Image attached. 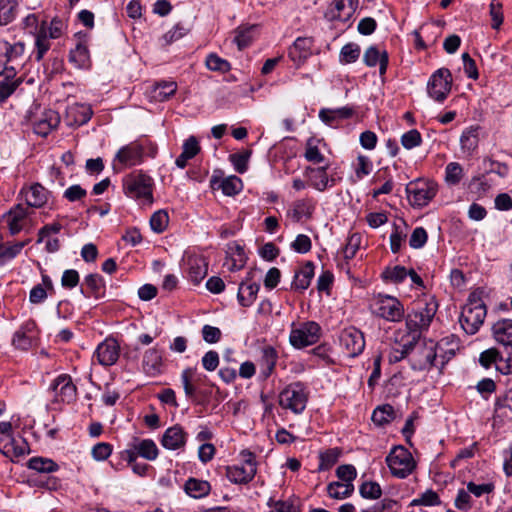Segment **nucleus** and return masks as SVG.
<instances>
[{
  "label": "nucleus",
  "instance_id": "1a4fd4ad",
  "mask_svg": "<svg viewBox=\"0 0 512 512\" xmlns=\"http://www.w3.org/2000/svg\"><path fill=\"white\" fill-rule=\"evenodd\" d=\"M406 192L413 206L424 207L436 196L437 184L432 181H416L407 185Z\"/></svg>",
  "mask_w": 512,
  "mask_h": 512
},
{
  "label": "nucleus",
  "instance_id": "052dcab7",
  "mask_svg": "<svg viewBox=\"0 0 512 512\" xmlns=\"http://www.w3.org/2000/svg\"><path fill=\"white\" fill-rule=\"evenodd\" d=\"M361 245V235L353 233L347 239V243L343 249L344 257L346 259H352Z\"/></svg>",
  "mask_w": 512,
  "mask_h": 512
},
{
  "label": "nucleus",
  "instance_id": "2eb2a0df",
  "mask_svg": "<svg viewBox=\"0 0 512 512\" xmlns=\"http://www.w3.org/2000/svg\"><path fill=\"white\" fill-rule=\"evenodd\" d=\"M119 353L120 346L117 340L114 338H106L97 346L93 357H95L101 365L111 366L118 360Z\"/></svg>",
  "mask_w": 512,
  "mask_h": 512
},
{
  "label": "nucleus",
  "instance_id": "f8f14e48",
  "mask_svg": "<svg viewBox=\"0 0 512 512\" xmlns=\"http://www.w3.org/2000/svg\"><path fill=\"white\" fill-rule=\"evenodd\" d=\"M307 400V393L302 388L296 389L293 386H286L279 394V405L295 414L305 410Z\"/></svg>",
  "mask_w": 512,
  "mask_h": 512
},
{
  "label": "nucleus",
  "instance_id": "412c9836",
  "mask_svg": "<svg viewBox=\"0 0 512 512\" xmlns=\"http://www.w3.org/2000/svg\"><path fill=\"white\" fill-rule=\"evenodd\" d=\"M143 159V148L137 143H131L119 149L115 160L124 166H135L140 164Z\"/></svg>",
  "mask_w": 512,
  "mask_h": 512
},
{
  "label": "nucleus",
  "instance_id": "6ab92c4d",
  "mask_svg": "<svg viewBox=\"0 0 512 512\" xmlns=\"http://www.w3.org/2000/svg\"><path fill=\"white\" fill-rule=\"evenodd\" d=\"M278 354L274 347L268 345L261 349V356L257 361L259 375L262 381H266L271 375L277 362Z\"/></svg>",
  "mask_w": 512,
  "mask_h": 512
},
{
  "label": "nucleus",
  "instance_id": "4be33fe9",
  "mask_svg": "<svg viewBox=\"0 0 512 512\" xmlns=\"http://www.w3.org/2000/svg\"><path fill=\"white\" fill-rule=\"evenodd\" d=\"M312 45V38L298 37L289 48V58L297 65L302 64L311 55Z\"/></svg>",
  "mask_w": 512,
  "mask_h": 512
},
{
  "label": "nucleus",
  "instance_id": "dca6fc26",
  "mask_svg": "<svg viewBox=\"0 0 512 512\" xmlns=\"http://www.w3.org/2000/svg\"><path fill=\"white\" fill-rule=\"evenodd\" d=\"M402 329L394 333L395 346L391 348L388 354L390 363H397L404 359L416 346V343H407L410 340L403 336Z\"/></svg>",
  "mask_w": 512,
  "mask_h": 512
},
{
  "label": "nucleus",
  "instance_id": "0eeeda50",
  "mask_svg": "<svg viewBox=\"0 0 512 512\" xmlns=\"http://www.w3.org/2000/svg\"><path fill=\"white\" fill-rule=\"evenodd\" d=\"M386 463L393 476L406 478L416 467L412 454L403 446H395L387 455Z\"/></svg>",
  "mask_w": 512,
  "mask_h": 512
},
{
  "label": "nucleus",
  "instance_id": "c756f323",
  "mask_svg": "<svg viewBox=\"0 0 512 512\" xmlns=\"http://www.w3.org/2000/svg\"><path fill=\"white\" fill-rule=\"evenodd\" d=\"M21 194L25 195V201L29 207L40 208L47 202V191L39 183L33 184L27 191L23 188Z\"/></svg>",
  "mask_w": 512,
  "mask_h": 512
},
{
  "label": "nucleus",
  "instance_id": "c9c22d12",
  "mask_svg": "<svg viewBox=\"0 0 512 512\" xmlns=\"http://www.w3.org/2000/svg\"><path fill=\"white\" fill-rule=\"evenodd\" d=\"M479 127H471L465 130L460 138L461 149L464 153L472 155L479 143Z\"/></svg>",
  "mask_w": 512,
  "mask_h": 512
},
{
  "label": "nucleus",
  "instance_id": "f704fd0d",
  "mask_svg": "<svg viewBox=\"0 0 512 512\" xmlns=\"http://www.w3.org/2000/svg\"><path fill=\"white\" fill-rule=\"evenodd\" d=\"M185 492L193 498H202L209 494L210 483L196 478H189L184 485Z\"/></svg>",
  "mask_w": 512,
  "mask_h": 512
},
{
  "label": "nucleus",
  "instance_id": "09e8293b",
  "mask_svg": "<svg viewBox=\"0 0 512 512\" xmlns=\"http://www.w3.org/2000/svg\"><path fill=\"white\" fill-rule=\"evenodd\" d=\"M341 450L339 448H330L319 455L320 463L318 470L325 471L330 469L339 459Z\"/></svg>",
  "mask_w": 512,
  "mask_h": 512
},
{
  "label": "nucleus",
  "instance_id": "603ef678",
  "mask_svg": "<svg viewBox=\"0 0 512 512\" xmlns=\"http://www.w3.org/2000/svg\"><path fill=\"white\" fill-rule=\"evenodd\" d=\"M16 14V4L10 0H0V25L12 22Z\"/></svg>",
  "mask_w": 512,
  "mask_h": 512
},
{
  "label": "nucleus",
  "instance_id": "13d9d810",
  "mask_svg": "<svg viewBox=\"0 0 512 512\" xmlns=\"http://www.w3.org/2000/svg\"><path fill=\"white\" fill-rule=\"evenodd\" d=\"M440 503L441 501L438 494L432 489H429L422 493L419 498L414 499L411 505L437 506L440 505Z\"/></svg>",
  "mask_w": 512,
  "mask_h": 512
},
{
  "label": "nucleus",
  "instance_id": "7c9ffc66",
  "mask_svg": "<svg viewBox=\"0 0 512 512\" xmlns=\"http://www.w3.org/2000/svg\"><path fill=\"white\" fill-rule=\"evenodd\" d=\"M327 167L308 168L307 174L310 185L318 191H324L329 186H333L335 180L329 179L326 173Z\"/></svg>",
  "mask_w": 512,
  "mask_h": 512
},
{
  "label": "nucleus",
  "instance_id": "423d86ee",
  "mask_svg": "<svg viewBox=\"0 0 512 512\" xmlns=\"http://www.w3.org/2000/svg\"><path fill=\"white\" fill-rule=\"evenodd\" d=\"M492 335L498 344L503 345L506 354V364L502 366L503 361L500 362L499 367L503 374L512 372V319H500L492 325Z\"/></svg>",
  "mask_w": 512,
  "mask_h": 512
},
{
  "label": "nucleus",
  "instance_id": "f03ea898",
  "mask_svg": "<svg viewBox=\"0 0 512 512\" xmlns=\"http://www.w3.org/2000/svg\"><path fill=\"white\" fill-rule=\"evenodd\" d=\"M486 314L487 309L483 300L477 293H471L459 317L462 329L468 335L476 334L483 325Z\"/></svg>",
  "mask_w": 512,
  "mask_h": 512
},
{
  "label": "nucleus",
  "instance_id": "4c0bfd02",
  "mask_svg": "<svg viewBox=\"0 0 512 512\" xmlns=\"http://www.w3.org/2000/svg\"><path fill=\"white\" fill-rule=\"evenodd\" d=\"M50 386L48 393L54 397L55 402L70 403L76 399L77 386Z\"/></svg>",
  "mask_w": 512,
  "mask_h": 512
},
{
  "label": "nucleus",
  "instance_id": "b1692460",
  "mask_svg": "<svg viewBox=\"0 0 512 512\" xmlns=\"http://www.w3.org/2000/svg\"><path fill=\"white\" fill-rule=\"evenodd\" d=\"M363 61L368 67H375L379 64V74L384 76L388 67V53L380 51L376 46H370L363 55Z\"/></svg>",
  "mask_w": 512,
  "mask_h": 512
},
{
  "label": "nucleus",
  "instance_id": "ddd939ff",
  "mask_svg": "<svg viewBox=\"0 0 512 512\" xmlns=\"http://www.w3.org/2000/svg\"><path fill=\"white\" fill-rule=\"evenodd\" d=\"M358 7V0H329L324 17L328 21L347 22Z\"/></svg>",
  "mask_w": 512,
  "mask_h": 512
},
{
  "label": "nucleus",
  "instance_id": "864d4df0",
  "mask_svg": "<svg viewBox=\"0 0 512 512\" xmlns=\"http://www.w3.org/2000/svg\"><path fill=\"white\" fill-rule=\"evenodd\" d=\"M169 216L164 210L154 212L150 218L151 229L156 233H162L168 226Z\"/></svg>",
  "mask_w": 512,
  "mask_h": 512
},
{
  "label": "nucleus",
  "instance_id": "bf43d9fd",
  "mask_svg": "<svg viewBox=\"0 0 512 512\" xmlns=\"http://www.w3.org/2000/svg\"><path fill=\"white\" fill-rule=\"evenodd\" d=\"M34 339L35 335L27 334L24 330L19 329L13 336V344L19 349L27 350L32 346Z\"/></svg>",
  "mask_w": 512,
  "mask_h": 512
},
{
  "label": "nucleus",
  "instance_id": "de8ad7c7",
  "mask_svg": "<svg viewBox=\"0 0 512 512\" xmlns=\"http://www.w3.org/2000/svg\"><path fill=\"white\" fill-rule=\"evenodd\" d=\"M394 416V409L391 405L385 404L378 406L372 413V421L378 425L382 426L384 424L389 423Z\"/></svg>",
  "mask_w": 512,
  "mask_h": 512
},
{
  "label": "nucleus",
  "instance_id": "5701e85b",
  "mask_svg": "<svg viewBox=\"0 0 512 512\" xmlns=\"http://www.w3.org/2000/svg\"><path fill=\"white\" fill-rule=\"evenodd\" d=\"M81 293L85 297L102 298L105 294V283L103 277L97 273L88 274L84 278Z\"/></svg>",
  "mask_w": 512,
  "mask_h": 512
},
{
  "label": "nucleus",
  "instance_id": "2f4dec72",
  "mask_svg": "<svg viewBox=\"0 0 512 512\" xmlns=\"http://www.w3.org/2000/svg\"><path fill=\"white\" fill-rule=\"evenodd\" d=\"M162 356L156 349H149L143 357V369L149 376H157L161 373Z\"/></svg>",
  "mask_w": 512,
  "mask_h": 512
},
{
  "label": "nucleus",
  "instance_id": "3c124183",
  "mask_svg": "<svg viewBox=\"0 0 512 512\" xmlns=\"http://www.w3.org/2000/svg\"><path fill=\"white\" fill-rule=\"evenodd\" d=\"M205 63H206V67L211 71L226 73V72L230 71V69H231L230 63L227 60L219 57L215 53L209 54L206 57Z\"/></svg>",
  "mask_w": 512,
  "mask_h": 512
},
{
  "label": "nucleus",
  "instance_id": "72a5a7b5",
  "mask_svg": "<svg viewBox=\"0 0 512 512\" xmlns=\"http://www.w3.org/2000/svg\"><path fill=\"white\" fill-rule=\"evenodd\" d=\"M259 289L260 286L257 283L246 284L241 282L237 293L239 304L243 307L251 306L257 297Z\"/></svg>",
  "mask_w": 512,
  "mask_h": 512
},
{
  "label": "nucleus",
  "instance_id": "e433bc0d",
  "mask_svg": "<svg viewBox=\"0 0 512 512\" xmlns=\"http://www.w3.org/2000/svg\"><path fill=\"white\" fill-rule=\"evenodd\" d=\"M70 63L74 64L77 68H86L90 65V54L87 46L83 43H78L69 54Z\"/></svg>",
  "mask_w": 512,
  "mask_h": 512
},
{
  "label": "nucleus",
  "instance_id": "7ed1b4c3",
  "mask_svg": "<svg viewBox=\"0 0 512 512\" xmlns=\"http://www.w3.org/2000/svg\"><path fill=\"white\" fill-rule=\"evenodd\" d=\"M458 340L454 335L442 338L436 346L426 347L422 350L424 362L421 367H439V370L455 356L458 349Z\"/></svg>",
  "mask_w": 512,
  "mask_h": 512
},
{
  "label": "nucleus",
  "instance_id": "4468645a",
  "mask_svg": "<svg viewBox=\"0 0 512 512\" xmlns=\"http://www.w3.org/2000/svg\"><path fill=\"white\" fill-rule=\"evenodd\" d=\"M340 344L345 349L347 356H358L365 347L364 335L354 327L347 328L341 332Z\"/></svg>",
  "mask_w": 512,
  "mask_h": 512
},
{
  "label": "nucleus",
  "instance_id": "680f3d73",
  "mask_svg": "<svg viewBox=\"0 0 512 512\" xmlns=\"http://www.w3.org/2000/svg\"><path fill=\"white\" fill-rule=\"evenodd\" d=\"M422 143V137L418 130L412 129L401 137V144L405 149H413Z\"/></svg>",
  "mask_w": 512,
  "mask_h": 512
},
{
  "label": "nucleus",
  "instance_id": "473e14b6",
  "mask_svg": "<svg viewBox=\"0 0 512 512\" xmlns=\"http://www.w3.org/2000/svg\"><path fill=\"white\" fill-rule=\"evenodd\" d=\"M313 276L314 264L311 261H307L302 268L295 273L292 288L300 291L306 290L309 287Z\"/></svg>",
  "mask_w": 512,
  "mask_h": 512
},
{
  "label": "nucleus",
  "instance_id": "c85d7f7f",
  "mask_svg": "<svg viewBox=\"0 0 512 512\" xmlns=\"http://www.w3.org/2000/svg\"><path fill=\"white\" fill-rule=\"evenodd\" d=\"M27 215L28 208L21 204L16 205L7 213L6 221L11 235H16L22 230V222Z\"/></svg>",
  "mask_w": 512,
  "mask_h": 512
},
{
  "label": "nucleus",
  "instance_id": "c03bdc74",
  "mask_svg": "<svg viewBox=\"0 0 512 512\" xmlns=\"http://www.w3.org/2000/svg\"><path fill=\"white\" fill-rule=\"evenodd\" d=\"M28 467L40 473H52L59 469V465L52 459L33 457L28 461Z\"/></svg>",
  "mask_w": 512,
  "mask_h": 512
},
{
  "label": "nucleus",
  "instance_id": "393cba45",
  "mask_svg": "<svg viewBox=\"0 0 512 512\" xmlns=\"http://www.w3.org/2000/svg\"><path fill=\"white\" fill-rule=\"evenodd\" d=\"M186 443V433L181 426L175 425L169 427L163 434L161 444L169 450H176L183 447Z\"/></svg>",
  "mask_w": 512,
  "mask_h": 512
},
{
  "label": "nucleus",
  "instance_id": "9d476101",
  "mask_svg": "<svg viewBox=\"0 0 512 512\" xmlns=\"http://www.w3.org/2000/svg\"><path fill=\"white\" fill-rule=\"evenodd\" d=\"M452 75L449 69L440 68L428 82V94L438 102H443L451 91Z\"/></svg>",
  "mask_w": 512,
  "mask_h": 512
},
{
  "label": "nucleus",
  "instance_id": "bb28decb",
  "mask_svg": "<svg viewBox=\"0 0 512 512\" xmlns=\"http://www.w3.org/2000/svg\"><path fill=\"white\" fill-rule=\"evenodd\" d=\"M256 474V468L250 465L245 467L244 465H233L226 467L227 478L235 484H246L250 482Z\"/></svg>",
  "mask_w": 512,
  "mask_h": 512
},
{
  "label": "nucleus",
  "instance_id": "0e129e2a",
  "mask_svg": "<svg viewBox=\"0 0 512 512\" xmlns=\"http://www.w3.org/2000/svg\"><path fill=\"white\" fill-rule=\"evenodd\" d=\"M490 16L492 19V28L499 29L503 23L502 3L499 0H491Z\"/></svg>",
  "mask_w": 512,
  "mask_h": 512
},
{
  "label": "nucleus",
  "instance_id": "ea45409f",
  "mask_svg": "<svg viewBox=\"0 0 512 512\" xmlns=\"http://www.w3.org/2000/svg\"><path fill=\"white\" fill-rule=\"evenodd\" d=\"M315 210V201L313 199L297 200L293 204L292 216L295 221H300L303 217L310 218Z\"/></svg>",
  "mask_w": 512,
  "mask_h": 512
},
{
  "label": "nucleus",
  "instance_id": "a19ab883",
  "mask_svg": "<svg viewBox=\"0 0 512 512\" xmlns=\"http://www.w3.org/2000/svg\"><path fill=\"white\" fill-rule=\"evenodd\" d=\"M505 360V351H498L494 348L482 352L479 357V362L483 367L488 368L492 363H495L497 370H499L501 373L502 370L500 369L501 367H499V365L500 362L503 361L502 366H505Z\"/></svg>",
  "mask_w": 512,
  "mask_h": 512
},
{
  "label": "nucleus",
  "instance_id": "a878e982",
  "mask_svg": "<svg viewBox=\"0 0 512 512\" xmlns=\"http://www.w3.org/2000/svg\"><path fill=\"white\" fill-rule=\"evenodd\" d=\"M353 114L354 110L351 107H341L338 109L323 108L319 111V118L325 124L337 127L339 121L349 119Z\"/></svg>",
  "mask_w": 512,
  "mask_h": 512
},
{
  "label": "nucleus",
  "instance_id": "a211bd4d",
  "mask_svg": "<svg viewBox=\"0 0 512 512\" xmlns=\"http://www.w3.org/2000/svg\"><path fill=\"white\" fill-rule=\"evenodd\" d=\"M92 113L89 105L74 103L67 107L65 121L69 126H81L91 119Z\"/></svg>",
  "mask_w": 512,
  "mask_h": 512
},
{
  "label": "nucleus",
  "instance_id": "39448f33",
  "mask_svg": "<svg viewBox=\"0 0 512 512\" xmlns=\"http://www.w3.org/2000/svg\"><path fill=\"white\" fill-rule=\"evenodd\" d=\"M372 313L389 322H400L405 310L400 300L394 296L381 294L374 296L371 302Z\"/></svg>",
  "mask_w": 512,
  "mask_h": 512
},
{
  "label": "nucleus",
  "instance_id": "79ce46f5",
  "mask_svg": "<svg viewBox=\"0 0 512 512\" xmlns=\"http://www.w3.org/2000/svg\"><path fill=\"white\" fill-rule=\"evenodd\" d=\"M0 452L6 457H19L25 454L24 448L16 444L15 438L12 436L0 437Z\"/></svg>",
  "mask_w": 512,
  "mask_h": 512
},
{
  "label": "nucleus",
  "instance_id": "f3484780",
  "mask_svg": "<svg viewBox=\"0 0 512 512\" xmlns=\"http://www.w3.org/2000/svg\"><path fill=\"white\" fill-rule=\"evenodd\" d=\"M21 83L22 79L16 77L15 68L5 67L0 72V102L8 99Z\"/></svg>",
  "mask_w": 512,
  "mask_h": 512
},
{
  "label": "nucleus",
  "instance_id": "338daca9",
  "mask_svg": "<svg viewBox=\"0 0 512 512\" xmlns=\"http://www.w3.org/2000/svg\"><path fill=\"white\" fill-rule=\"evenodd\" d=\"M311 239L305 234L297 235L296 239L291 243V248L300 254H306L311 250Z\"/></svg>",
  "mask_w": 512,
  "mask_h": 512
},
{
  "label": "nucleus",
  "instance_id": "4d7b16f0",
  "mask_svg": "<svg viewBox=\"0 0 512 512\" xmlns=\"http://www.w3.org/2000/svg\"><path fill=\"white\" fill-rule=\"evenodd\" d=\"M360 495L366 499H378L381 497L382 490L377 482H363L359 488Z\"/></svg>",
  "mask_w": 512,
  "mask_h": 512
},
{
  "label": "nucleus",
  "instance_id": "58836bf2",
  "mask_svg": "<svg viewBox=\"0 0 512 512\" xmlns=\"http://www.w3.org/2000/svg\"><path fill=\"white\" fill-rule=\"evenodd\" d=\"M256 30V25L240 26L235 30L234 42L237 44L239 50H243L252 43Z\"/></svg>",
  "mask_w": 512,
  "mask_h": 512
},
{
  "label": "nucleus",
  "instance_id": "a18cd8bd",
  "mask_svg": "<svg viewBox=\"0 0 512 512\" xmlns=\"http://www.w3.org/2000/svg\"><path fill=\"white\" fill-rule=\"evenodd\" d=\"M354 490L352 483L332 482L327 486L328 495L334 499H344Z\"/></svg>",
  "mask_w": 512,
  "mask_h": 512
},
{
  "label": "nucleus",
  "instance_id": "e2e57ef3",
  "mask_svg": "<svg viewBox=\"0 0 512 512\" xmlns=\"http://www.w3.org/2000/svg\"><path fill=\"white\" fill-rule=\"evenodd\" d=\"M30 242V239L17 242L11 245H3L0 252V258L3 259H13L15 258L21 250Z\"/></svg>",
  "mask_w": 512,
  "mask_h": 512
},
{
  "label": "nucleus",
  "instance_id": "37998d69",
  "mask_svg": "<svg viewBox=\"0 0 512 512\" xmlns=\"http://www.w3.org/2000/svg\"><path fill=\"white\" fill-rule=\"evenodd\" d=\"M177 90V84L173 81H162L157 83L152 91V97L156 101H166L172 95L175 94Z\"/></svg>",
  "mask_w": 512,
  "mask_h": 512
},
{
  "label": "nucleus",
  "instance_id": "6e6552de",
  "mask_svg": "<svg viewBox=\"0 0 512 512\" xmlns=\"http://www.w3.org/2000/svg\"><path fill=\"white\" fill-rule=\"evenodd\" d=\"M158 453V448L152 439L134 437L128 444V448L120 452V458L128 464H132L137 457L153 461L158 457Z\"/></svg>",
  "mask_w": 512,
  "mask_h": 512
},
{
  "label": "nucleus",
  "instance_id": "8fccbe9b",
  "mask_svg": "<svg viewBox=\"0 0 512 512\" xmlns=\"http://www.w3.org/2000/svg\"><path fill=\"white\" fill-rule=\"evenodd\" d=\"M360 46L356 43L344 45L340 51L339 60L342 64L354 63L360 56Z\"/></svg>",
  "mask_w": 512,
  "mask_h": 512
},
{
  "label": "nucleus",
  "instance_id": "9b49d317",
  "mask_svg": "<svg viewBox=\"0 0 512 512\" xmlns=\"http://www.w3.org/2000/svg\"><path fill=\"white\" fill-rule=\"evenodd\" d=\"M320 326L316 322H306L299 328H293L289 341L295 348H304L313 345L319 339Z\"/></svg>",
  "mask_w": 512,
  "mask_h": 512
},
{
  "label": "nucleus",
  "instance_id": "774afa93",
  "mask_svg": "<svg viewBox=\"0 0 512 512\" xmlns=\"http://www.w3.org/2000/svg\"><path fill=\"white\" fill-rule=\"evenodd\" d=\"M336 475L341 479L342 483H352L356 478V468L351 464L340 465L336 470Z\"/></svg>",
  "mask_w": 512,
  "mask_h": 512
},
{
  "label": "nucleus",
  "instance_id": "5fc2aeb1",
  "mask_svg": "<svg viewBox=\"0 0 512 512\" xmlns=\"http://www.w3.org/2000/svg\"><path fill=\"white\" fill-rule=\"evenodd\" d=\"M463 177V169L457 162H451L445 169V181L450 185H457Z\"/></svg>",
  "mask_w": 512,
  "mask_h": 512
},
{
  "label": "nucleus",
  "instance_id": "aec40b11",
  "mask_svg": "<svg viewBox=\"0 0 512 512\" xmlns=\"http://www.w3.org/2000/svg\"><path fill=\"white\" fill-rule=\"evenodd\" d=\"M60 123V116L54 110H45L42 115L34 121L33 130L40 136H47Z\"/></svg>",
  "mask_w": 512,
  "mask_h": 512
},
{
  "label": "nucleus",
  "instance_id": "69168bd1",
  "mask_svg": "<svg viewBox=\"0 0 512 512\" xmlns=\"http://www.w3.org/2000/svg\"><path fill=\"white\" fill-rule=\"evenodd\" d=\"M428 239L426 230L423 227H416L409 239L410 247L414 249L422 248Z\"/></svg>",
  "mask_w": 512,
  "mask_h": 512
},
{
  "label": "nucleus",
  "instance_id": "cd10ccee",
  "mask_svg": "<svg viewBox=\"0 0 512 512\" xmlns=\"http://www.w3.org/2000/svg\"><path fill=\"white\" fill-rule=\"evenodd\" d=\"M208 263L203 257H190L188 259V278L189 280L197 285L207 275Z\"/></svg>",
  "mask_w": 512,
  "mask_h": 512
},
{
  "label": "nucleus",
  "instance_id": "f257e3e1",
  "mask_svg": "<svg viewBox=\"0 0 512 512\" xmlns=\"http://www.w3.org/2000/svg\"><path fill=\"white\" fill-rule=\"evenodd\" d=\"M437 304L433 301L425 303L424 306L410 311L405 318V329H402L403 336L410 340L409 343H418L422 333L428 330L436 314Z\"/></svg>",
  "mask_w": 512,
  "mask_h": 512
},
{
  "label": "nucleus",
  "instance_id": "49530a36",
  "mask_svg": "<svg viewBox=\"0 0 512 512\" xmlns=\"http://www.w3.org/2000/svg\"><path fill=\"white\" fill-rule=\"evenodd\" d=\"M408 276V270L404 266L386 267L382 272V278L386 282L401 283Z\"/></svg>",
  "mask_w": 512,
  "mask_h": 512
},
{
  "label": "nucleus",
  "instance_id": "20e7f679",
  "mask_svg": "<svg viewBox=\"0 0 512 512\" xmlns=\"http://www.w3.org/2000/svg\"><path fill=\"white\" fill-rule=\"evenodd\" d=\"M125 194L143 203H153V179L142 171H135L127 175L123 180Z\"/></svg>",
  "mask_w": 512,
  "mask_h": 512
},
{
  "label": "nucleus",
  "instance_id": "6e6d98bb",
  "mask_svg": "<svg viewBox=\"0 0 512 512\" xmlns=\"http://www.w3.org/2000/svg\"><path fill=\"white\" fill-rule=\"evenodd\" d=\"M222 192L227 196H234L242 189V181L237 176L225 178L220 185Z\"/></svg>",
  "mask_w": 512,
  "mask_h": 512
}]
</instances>
